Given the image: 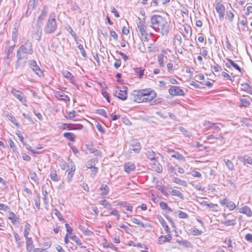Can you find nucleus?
Returning a JSON list of instances; mask_svg holds the SVG:
<instances>
[{
  "label": "nucleus",
  "instance_id": "nucleus-22",
  "mask_svg": "<svg viewBox=\"0 0 252 252\" xmlns=\"http://www.w3.org/2000/svg\"><path fill=\"white\" fill-rule=\"evenodd\" d=\"M225 65L227 68H230L231 66H232L239 72H242V69L239 66L238 64L235 63L232 60L230 59L228 60V61L225 63Z\"/></svg>",
  "mask_w": 252,
  "mask_h": 252
},
{
  "label": "nucleus",
  "instance_id": "nucleus-27",
  "mask_svg": "<svg viewBox=\"0 0 252 252\" xmlns=\"http://www.w3.org/2000/svg\"><path fill=\"white\" fill-rule=\"evenodd\" d=\"M173 182L176 183L183 187H187V183L186 181L181 180L177 177H173L172 179Z\"/></svg>",
  "mask_w": 252,
  "mask_h": 252
},
{
  "label": "nucleus",
  "instance_id": "nucleus-50",
  "mask_svg": "<svg viewBox=\"0 0 252 252\" xmlns=\"http://www.w3.org/2000/svg\"><path fill=\"white\" fill-rule=\"evenodd\" d=\"M6 116L8 119L10 121H11L13 124H14L15 126H19V124L17 123L16 118L13 115H12L11 114H7Z\"/></svg>",
  "mask_w": 252,
  "mask_h": 252
},
{
  "label": "nucleus",
  "instance_id": "nucleus-11",
  "mask_svg": "<svg viewBox=\"0 0 252 252\" xmlns=\"http://www.w3.org/2000/svg\"><path fill=\"white\" fill-rule=\"evenodd\" d=\"M215 9L219 14V18L222 20L224 18L225 15V8L224 6L220 2H217L215 5Z\"/></svg>",
  "mask_w": 252,
  "mask_h": 252
},
{
  "label": "nucleus",
  "instance_id": "nucleus-4",
  "mask_svg": "<svg viewBox=\"0 0 252 252\" xmlns=\"http://www.w3.org/2000/svg\"><path fill=\"white\" fill-rule=\"evenodd\" d=\"M147 24L144 19L141 20L139 19V22L137 23V28L139 32L141 34V37L143 40L147 41Z\"/></svg>",
  "mask_w": 252,
  "mask_h": 252
},
{
  "label": "nucleus",
  "instance_id": "nucleus-19",
  "mask_svg": "<svg viewBox=\"0 0 252 252\" xmlns=\"http://www.w3.org/2000/svg\"><path fill=\"white\" fill-rule=\"evenodd\" d=\"M140 149V143L137 140H133L130 145V150L134 151L135 153H138Z\"/></svg>",
  "mask_w": 252,
  "mask_h": 252
},
{
  "label": "nucleus",
  "instance_id": "nucleus-40",
  "mask_svg": "<svg viewBox=\"0 0 252 252\" xmlns=\"http://www.w3.org/2000/svg\"><path fill=\"white\" fill-rule=\"evenodd\" d=\"M97 162V159L96 158L90 160L87 163V167L90 169L95 167V163Z\"/></svg>",
  "mask_w": 252,
  "mask_h": 252
},
{
  "label": "nucleus",
  "instance_id": "nucleus-9",
  "mask_svg": "<svg viewBox=\"0 0 252 252\" xmlns=\"http://www.w3.org/2000/svg\"><path fill=\"white\" fill-rule=\"evenodd\" d=\"M130 98L132 100L138 103L143 102L142 90L134 91L130 96Z\"/></svg>",
  "mask_w": 252,
  "mask_h": 252
},
{
  "label": "nucleus",
  "instance_id": "nucleus-45",
  "mask_svg": "<svg viewBox=\"0 0 252 252\" xmlns=\"http://www.w3.org/2000/svg\"><path fill=\"white\" fill-rule=\"evenodd\" d=\"M30 229H31V225L28 223H26V224L25 225L24 232V235L25 237L26 238V239H27V238H29L28 237V235L29 234Z\"/></svg>",
  "mask_w": 252,
  "mask_h": 252
},
{
  "label": "nucleus",
  "instance_id": "nucleus-1",
  "mask_svg": "<svg viewBox=\"0 0 252 252\" xmlns=\"http://www.w3.org/2000/svg\"><path fill=\"white\" fill-rule=\"evenodd\" d=\"M151 26L156 32L162 35L167 34L169 32V24L166 19L158 15H154L150 19Z\"/></svg>",
  "mask_w": 252,
  "mask_h": 252
},
{
  "label": "nucleus",
  "instance_id": "nucleus-46",
  "mask_svg": "<svg viewBox=\"0 0 252 252\" xmlns=\"http://www.w3.org/2000/svg\"><path fill=\"white\" fill-rule=\"evenodd\" d=\"M50 177L52 180L57 182L60 180V178L57 174V172L55 170H52L50 173Z\"/></svg>",
  "mask_w": 252,
  "mask_h": 252
},
{
  "label": "nucleus",
  "instance_id": "nucleus-43",
  "mask_svg": "<svg viewBox=\"0 0 252 252\" xmlns=\"http://www.w3.org/2000/svg\"><path fill=\"white\" fill-rule=\"evenodd\" d=\"M75 166H72L71 167V170L68 172L67 176V182L68 183L70 182V181L73 176L74 171H75Z\"/></svg>",
  "mask_w": 252,
  "mask_h": 252
},
{
  "label": "nucleus",
  "instance_id": "nucleus-44",
  "mask_svg": "<svg viewBox=\"0 0 252 252\" xmlns=\"http://www.w3.org/2000/svg\"><path fill=\"white\" fill-rule=\"evenodd\" d=\"M100 190L101 191V195H106L109 192V188L106 185H102L100 187Z\"/></svg>",
  "mask_w": 252,
  "mask_h": 252
},
{
  "label": "nucleus",
  "instance_id": "nucleus-49",
  "mask_svg": "<svg viewBox=\"0 0 252 252\" xmlns=\"http://www.w3.org/2000/svg\"><path fill=\"white\" fill-rule=\"evenodd\" d=\"M223 160L225 163V165L229 170H232L234 169V165L231 161L229 159H224Z\"/></svg>",
  "mask_w": 252,
  "mask_h": 252
},
{
  "label": "nucleus",
  "instance_id": "nucleus-30",
  "mask_svg": "<svg viewBox=\"0 0 252 252\" xmlns=\"http://www.w3.org/2000/svg\"><path fill=\"white\" fill-rule=\"evenodd\" d=\"M13 234L17 247L18 248H21L23 246V242L21 241V238L17 233L14 232Z\"/></svg>",
  "mask_w": 252,
  "mask_h": 252
},
{
  "label": "nucleus",
  "instance_id": "nucleus-51",
  "mask_svg": "<svg viewBox=\"0 0 252 252\" xmlns=\"http://www.w3.org/2000/svg\"><path fill=\"white\" fill-rule=\"evenodd\" d=\"M76 111L72 110L66 113L65 117L68 119L72 120L76 116Z\"/></svg>",
  "mask_w": 252,
  "mask_h": 252
},
{
  "label": "nucleus",
  "instance_id": "nucleus-31",
  "mask_svg": "<svg viewBox=\"0 0 252 252\" xmlns=\"http://www.w3.org/2000/svg\"><path fill=\"white\" fill-rule=\"evenodd\" d=\"M224 247L227 248L231 251L233 250V247L232 244V241L230 238H226L224 241Z\"/></svg>",
  "mask_w": 252,
  "mask_h": 252
},
{
  "label": "nucleus",
  "instance_id": "nucleus-61",
  "mask_svg": "<svg viewBox=\"0 0 252 252\" xmlns=\"http://www.w3.org/2000/svg\"><path fill=\"white\" fill-rule=\"evenodd\" d=\"M190 174L193 177H195L197 178H201L202 176L201 173L195 170H192L190 172Z\"/></svg>",
  "mask_w": 252,
  "mask_h": 252
},
{
  "label": "nucleus",
  "instance_id": "nucleus-48",
  "mask_svg": "<svg viewBox=\"0 0 252 252\" xmlns=\"http://www.w3.org/2000/svg\"><path fill=\"white\" fill-rule=\"evenodd\" d=\"M8 219L11 220L12 223H14L17 220L18 218L13 212H9Z\"/></svg>",
  "mask_w": 252,
  "mask_h": 252
},
{
  "label": "nucleus",
  "instance_id": "nucleus-64",
  "mask_svg": "<svg viewBox=\"0 0 252 252\" xmlns=\"http://www.w3.org/2000/svg\"><path fill=\"white\" fill-rule=\"evenodd\" d=\"M211 69L213 72H219L221 70V67L219 64L214 66L212 65Z\"/></svg>",
  "mask_w": 252,
  "mask_h": 252
},
{
  "label": "nucleus",
  "instance_id": "nucleus-2",
  "mask_svg": "<svg viewBox=\"0 0 252 252\" xmlns=\"http://www.w3.org/2000/svg\"><path fill=\"white\" fill-rule=\"evenodd\" d=\"M57 28V24L55 19V14L54 13L50 14L48 20L45 27L44 31L47 33L54 32Z\"/></svg>",
  "mask_w": 252,
  "mask_h": 252
},
{
  "label": "nucleus",
  "instance_id": "nucleus-7",
  "mask_svg": "<svg viewBox=\"0 0 252 252\" xmlns=\"http://www.w3.org/2000/svg\"><path fill=\"white\" fill-rule=\"evenodd\" d=\"M17 60L16 63L15 67L17 68H23L26 64L28 58L24 55L17 54Z\"/></svg>",
  "mask_w": 252,
  "mask_h": 252
},
{
  "label": "nucleus",
  "instance_id": "nucleus-62",
  "mask_svg": "<svg viewBox=\"0 0 252 252\" xmlns=\"http://www.w3.org/2000/svg\"><path fill=\"white\" fill-rule=\"evenodd\" d=\"M54 213L58 217L59 220H63L62 215H61V213L59 212L58 210H57V209H54Z\"/></svg>",
  "mask_w": 252,
  "mask_h": 252
},
{
  "label": "nucleus",
  "instance_id": "nucleus-23",
  "mask_svg": "<svg viewBox=\"0 0 252 252\" xmlns=\"http://www.w3.org/2000/svg\"><path fill=\"white\" fill-rule=\"evenodd\" d=\"M239 212L246 215L248 217L252 216V211L248 206H243L239 209Z\"/></svg>",
  "mask_w": 252,
  "mask_h": 252
},
{
  "label": "nucleus",
  "instance_id": "nucleus-16",
  "mask_svg": "<svg viewBox=\"0 0 252 252\" xmlns=\"http://www.w3.org/2000/svg\"><path fill=\"white\" fill-rule=\"evenodd\" d=\"M168 192L171 195L173 196H176L178 197L181 199H184V196L183 194L182 193V192L177 189H173L171 187H168L167 189Z\"/></svg>",
  "mask_w": 252,
  "mask_h": 252
},
{
  "label": "nucleus",
  "instance_id": "nucleus-26",
  "mask_svg": "<svg viewBox=\"0 0 252 252\" xmlns=\"http://www.w3.org/2000/svg\"><path fill=\"white\" fill-rule=\"evenodd\" d=\"M33 249V242L31 238L26 239V249L28 252H32Z\"/></svg>",
  "mask_w": 252,
  "mask_h": 252
},
{
  "label": "nucleus",
  "instance_id": "nucleus-39",
  "mask_svg": "<svg viewBox=\"0 0 252 252\" xmlns=\"http://www.w3.org/2000/svg\"><path fill=\"white\" fill-rule=\"evenodd\" d=\"M240 101L242 104L240 105V107H248L251 104L250 101L245 98H240Z\"/></svg>",
  "mask_w": 252,
  "mask_h": 252
},
{
  "label": "nucleus",
  "instance_id": "nucleus-24",
  "mask_svg": "<svg viewBox=\"0 0 252 252\" xmlns=\"http://www.w3.org/2000/svg\"><path fill=\"white\" fill-rule=\"evenodd\" d=\"M55 96L61 100L66 101H69L70 98L69 96L65 95L64 93L61 92H57L55 93Z\"/></svg>",
  "mask_w": 252,
  "mask_h": 252
},
{
  "label": "nucleus",
  "instance_id": "nucleus-42",
  "mask_svg": "<svg viewBox=\"0 0 252 252\" xmlns=\"http://www.w3.org/2000/svg\"><path fill=\"white\" fill-rule=\"evenodd\" d=\"M79 228L86 235H90L92 234L91 231L88 228L82 225H79Z\"/></svg>",
  "mask_w": 252,
  "mask_h": 252
},
{
  "label": "nucleus",
  "instance_id": "nucleus-14",
  "mask_svg": "<svg viewBox=\"0 0 252 252\" xmlns=\"http://www.w3.org/2000/svg\"><path fill=\"white\" fill-rule=\"evenodd\" d=\"M30 66L38 76H41L43 75L42 71L34 60L30 61Z\"/></svg>",
  "mask_w": 252,
  "mask_h": 252
},
{
  "label": "nucleus",
  "instance_id": "nucleus-32",
  "mask_svg": "<svg viewBox=\"0 0 252 252\" xmlns=\"http://www.w3.org/2000/svg\"><path fill=\"white\" fill-rule=\"evenodd\" d=\"M63 136L67 139L72 142H74L75 139V136L73 133L71 132H65L63 134Z\"/></svg>",
  "mask_w": 252,
  "mask_h": 252
},
{
  "label": "nucleus",
  "instance_id": "nucleus-5",
  "mask_svg": "<svg viewBox=\"0 0 252 252\" xmlns=\"http://www.w3.org/2000/svg\"><path fill=\"white\" fill-rule=\"evenodd\" d=\"M143 102H151L156 96V93L151 89L142 90Z\"/></svg>",
  "mask_w": 252,
  "mask_h": 252
},
{
  "label": "nucleus",
  "instance_id": "nucleus-12",
  "mask_svg": "<svg viewBox=\"0 0 252 252\" xmlns=\"http://www.w3.org/2000/svg\"><path fill=\"white\" fill-rule=\"evenodd\" d=\"M126 89L127 88H123V89H117L114 93V94L123 100H126L127 98Z\"/></svg>",
  "mask_w": 252,
  "mask_h": 252
},
{
  "label": "nucleus",
  "instance_id": "nucleus-10",
  "mask_svg": "<svg viewBox=\"0 0 252 252\" xmlns=\"http://www.w3.org/2000/svg\"><path fill=\"white\" fill-rule=\"evenodd\" d=\"M168 93L171 95L184 96V91L178 86H172L168 90Z\"/></svg>",
  "mask_w": 252,
  "mask_h": 252
},
{
  "label": "nucleus",
  "instance_id": "nucleus-63",
  "mask_svg": "<svg viewBox=\"0 0 252 252\" xmlns=\"http://www.w3.org/2000/svg\"><path fill=\"white\" fill-rule=\"evenodd\" d=\"M89 151L92 153H94L95 155L97 156H101V152L98 151V150L94 149V148H90Z\"/></svg>",
  "mask_w": 252,
  "mask_h": 252
},
{
  "label": "nucleus",
  "instance_id": "nucleus-36",
  "mask_svg": "<svg viewBox=\"0 0 252 252\" xmlns=\"http://www.w3.org/2000/svg\"><path fill=\"white\" fill-rule=\"evenodd\" d=\"M14 49V46L8 47L7 50V53L5 59H9L12 57L13 56V52Z\"/></svg>",
  "mask_w": 252,
  "mask_h": 252
},
{
  "label": "nucleus",
  "instance_id": "nucleus-35",
  "mask_svg": "<svg viewBox=\"0 0 252 252\" xmlns=\"http://www.w3.org/2000/svg\"><path fill=\"white\" fill-rule=\"evenodd\" d=\"M108 210L111 211L109 212V214H110L111 215L116 216L118 220L120 219V215L119 214V212L115 208H112L110 207V208H109Z\"/></svg>",
  "mask_w": 252,
  "mask_h": 252
},
{
  "label": "nucleus",
  "instance_id": "nucleus-37",
  "mask_svg": "<svg viewBox=\"0 0 252 252\" xmlns=\"http://www.w3.org/2000/svg\"><path fill=\"white\" fill-rule=\"evenodd\" d=\"M47 13V8L46 7H44L43 10L42 11L40 15L38 17V21H42L43 20L46 16Z\"/></svg>",
  "mask_w": 252,
  "mask_h": 252
},
{
  "label": "nucleus",
  "instance_id": "nucleus-25",
  "mask_svg": "<svg viewBox=\"0 0 252 252\" xmlns=\"http://www.w3.org/2000/svg\"><path fill=\"white\" fill-rule=\"evenodd\" d=\"M176 242L180 246H182L185 248L192 247L191 243L189 241H188V240H183L182 239H177L176 240Z\"/></svg>",
  "mask_w": 252,
  "mask_h": 252
},
{
  "label": "nucleus",
  "instance_id": "nucleus-57",
  "mask_svg": "<svg viewBox=\"0 0 252 252\" xmlns=\"http://www.w3.org/2000/svg\"><path fill=\"white\" fill-rule=\"evenodd\" d=\"M96 113L99 115H101L103 116H104V117L105 118H107L108 117V115H107V113L106 112V111H105V109H97L96 110Z\"/></svg>",
  "mask_w": 252,
  "mask_h": 252
},
{
  "label": "nucleus",
  "instance_id": "nucleus-20",
  "mask_svg": "<svg viewBox=\"0 0 252 252\" xmlns=\"http://www.w3.org/2000/svg\"><path fill=\"white\" fill-rule=\"evenodd\" d=\"M63 75L72 84L75 83V79L74 76L69 71L67 70H63L62 71Z\"/></svg>",
  "mask_w": 252,
  "mask_h": 252
},
{
  "label": "nucleus",
  "instance_id": "nucleus-47",
  "mask_svg": "<svg viewBox=\"0 0 252 252\" xmlns=\"http://www.w3.org/2000/svg\"><path fill=\"white\" fill-rule=\"evenodd\" d=\"M99 203L100 205L103 206L105 208L109 209L110 208L111 205V204L107 201L106 199L100 200Z\"/></svg>",
  "mask_w": 252,
  "mask_h": 252
},
{
  "label": "nucleus",
  "instance_id": "nucleus-54",
  "mask_svg": "<svg viewBox=\"0 0 252 252\" xmlns=\"http://www.w3.org/2000/svg\"><path fill=\"white\" fill-rule=\"evenodd\" d=\"M234 17V14L231 11L226 12V18L230 22H232Z\"/></svg>",
  "mask_w": 252,
  "mask_h": 252
},
{
  "label": "nucleus",
  "instance_id": "nucleus-13",
  "mask_svg": "<svg viewBox=\"0 0 252 252\" xmlns=\"http://www.w3.org/2000/svg\"><path fill=\"white\" fill-rule=\"evenodd\" d=\"M219 202L220 205L225 206L230 210H233L236 207L235 203H234L232 201H229L225 198L220 200Z\"/></svg>",
  "mask_w": 252,
  "mask_h": 252
},
{
  "label": "nucleus",
  "instance_id": "nucleus-6",
  "mask_svg": "<svg viewBox=\"0 0 252 252\" xmlns=\"http://www.w3.org/2000/svg\"><path fill=\"white\" fill-rule=\"evenodd\" d=\"M11 93L24 105L27 106L26 97L22 92L12 88L11 90Z\"/></svg>",
  "mask_w": 252,
  "mask_h": 252
},
{
  "label": "nucleus",
  "instance_id": "nucleus-8",
  "mask_svg": "<svg viewBox=\"0 0 252 252\" xmlns=\"http://www.w3.org/2000/svg\"><path fill=\"white\" fill-rule=\"evenodd\" d=\"M222 222L226 226L234 225L236 223V218L231 214L224 215Z\"/></svg>",
  "mask_w": 252,
  "mask_h": 252
},
{
  "label": "nucleus",
  "instance_id": "nucleus-29",
  "mask_svg": "<svg viewBox=\"0 0 252 252\" xmlns=\"http://www.w3.org/2000/svg\"><path fill=\"white\" fill-rule=\"evenodd\" d=\"M239 159L243 161L244 164H249L252 165V159L248 156H245L244 157H238Z\"/></svg>",
  "mask_w": 252,
  "mask_h": 252
},
{
  "label": "nucleus",
  "instance_id": "nucleus-28",
  "mask_svg": "<svg viewBox=\"0 0 252 252\" xmlns=\"http://www.w3.org/2000/svg\"><path fill=\"white\" fill-rule=\"evenodd\" d=\"M171 239V235L169 233H168L167 235H166L164 236H161L160 237H159L158 238V242L160 244H161V243H165L166 242L170 241Z\"/></svg>",
  "mask_w": 252,
  "mask_h": 252
},
{
  "label": "nucleus",
  "instance_id": "nucleus-53",
  "mask_svg": "<svg viewBox=\"0 0 252 252\" xmlns=\"http://www.w3.org/2000/svg\"><path fill=\"white\" fill-rule=\"evenodd\" d=\"M77 44H78L77 47L80 50V52L82 56L84 58L86 57V53L85 51V50L83 48V46L82 44H79V43L78 41H76Z\"/></svg>",
  "mask_w": 252,
  "mask_h": 252
},
{
  "label": "nucleus",
  "instance_id": "nucleus-56",
  "mask_svg": "<svg viewBox=\"0 0 252 252\" xmlns=\"http://www.w3.org/2000/svg\"><path fill=\"white\" fill-rule=\"evenodd\" d=\"M159 206L163 210H167L168 211H171V209L170 207H168L167 204L166 202L163 201L160 202L159 203Z\"/></svg>",
  "mask_w": 252,
  "mask_h": 252
},
{
  "label": "nucleus",
  "instance_id": "nucleus-52",
  "mask_svg": "<svg viewBox=\"0 0 252 252\" xmlns=\"http://www.w3.org/2000/svg\"><path fill=\"white\" fill-rule=\"evenodd\" d=\"M134 71L135 72V73L137 74V75L139 76V77L140 78H142V77L143 76V74H144V69H142V68H138V67H136V68H134Z\"/></svg>",
  "mask_w": 252,
  "mask_h": 252
},
{
  "label": "nucleus",
  "instance_id": "nucleus-18",
  "mask_svg": "<svg viewBox=\"0 0 252 252\" xmlns=\"http://www.w3.org/2000/svg\"><path fill=\"white\" fill-rule=\"evenodd\" d=\"M167 54V50L165 49H162L160 54L158 55V63L159 66H163L164 65V58H167L165 55Z\"/></svg>",
  "mask_w": 252,
  "mask_h": 252
},
{
  "label": "nucleus",
  "instance_id": "nucleus-15",
  "mask_svg": "<svg viewBox=\"0 0 252 252\" xmlns=\"http://www.w3.org/2000/svg\"><path fill=\"white\" fill-rule=\"evenodd\" d=\"M38 2V0H31L29 3L27 12L26 16H29L31 14L32 10L34 8Z\"/></svg>",
  "mask_w": 252,
  "mask_h": 252
},
{
  "label": "nucleus",
  "instance_id": "nucleus-55",
  "mask_svg": "<svg viewBox=\"0 0 252 252\" xmlns=\"http://www.w3.org/2000/svg\"><path fill=\"white\" fill-rule=\"evenodd\" d=\"M190 231L192 235L195 236H198L201 234V231L195 227L191 228Z\"/></svg>",
  "mask_w": 252,
  "mask_h": 252
},
{
  "label": "nucleus",
  "instance_id": "nucleus-58",
  "mask_svg": "<svg viewBox=\"0 0 252 252\" xmlns=\"http://www.w3.org/2000/svg\"><path fill=\"white\" fill-rule=\"evenodd\" d=\"M180 130L187 137H190L191 136V133L189 131H187L184 127H180Z\"/></svg>",
  "mask_w": 252,
  "mask_h": 252
},
{
  "label": "nucleus",
  "instance_id": "nucleus-21",
  "mask_svg": "<svg viewBox=\"0 0 252 252\" xmlns=\"http://www.w3.org/2000/svg\"><path fill=\"white\" fill-rule=\"evenodd\" d=\"M135 169V166L134 163L131 162L126 163L124 164V170L126 172L129 173Z\"/></svg>",
  "mask_w": 252,
  "mask_h": 252
},
{
  "label": "nucleus",
  "instance_id": "nucleus-34",
  "mask_svg": "<svg viewBox=\"0 0 252 252\" xmlns=\"http://www.w3.org/2000/svg\"><path fill=\"white\" fill-rule=\"evenodd\" d=\"M147 156L148 158L151 160L156 161L157 158L156 153L153 151H147Z\"/></svg>",
  "mask_w": 252,
  "mask_h": 252
},
{
  "label": "nucleus",
  "instance_id": "nucleus-33",
  "mask_svg": "<svg viewBox=\"0 0 252 252\" xmlns=\"http://www.w3.org/2000/svg\"><path fill=\"white\" fill-rule=\"evenodd\" d=\"M153 168L158 173H161L162 171V167L158 162L154 161Z\"/></svg>",
  "mask_w": 252,
  "mask_h": 252
},
{
  "label": "nucleus",
  "instance_id": "nucleus-41",
  "mask_svg": "<svg viewBox=\"0 0 252 252\" xmlns=\"http://www.w3.org/2000/svg\"><path fill=\"white\" fill-rule=\"evenodd\" d=\"M119 205L125 208L126 210L127 211L131 212L133 210V207L132 205L130 204H126V203H124V202H119Z\"/></svg>",
  "mask_w": 252,
  "mask_h": 252
},
{
  "label": "nucleus",
  "instance_id": "nucleus-17",
  "mask_svg": "<svg viewBox=\"0 0 252 252\" xmlns=\"http://www.w3.org/2000/svg\"><path fill=\"white\" fill-rule=\"evenodd\" d=\"M191 32L192 30L190 26L188 25H183L182 34L186 39H188L191 36Z\"/></svg>",
  "mask_w": 252,
  "mask_h": 252
},
{
  "label": "nucleus",
  "instance_id": "nucleus-38",
  "mask_svg": "<svg viewBox=\"0 0 252 252\" xmlns=\"http://www.w3.org/2000/svg\"><path fill=\"white\" fill-rule=\"evenodd\" d=\"M159 221L161 223V225L164 228L166 233H169L170 232V228L168 225L167 224L166 221L163 219L160 220Z\"/></svg>",
  "mask_w": 252,
  "mask_h": 252
},
{
  "label": "nucleus",
  "instance_id": "nucleus-60",
  "mask_svg": "<svg viewBox=\"0 0 252 252\" xmlns=\"http://www.w3.org/2000/svg\"><path fill=\"white\" fill-rule=\"evenodd\" d=\"M131 221L134 223H135V224H136L137 225H140V226H141L143 227H145V225L143 223V222L141 221L140 220H139L138 219H137L136 218H132L131 219Z\"/></svg>",
  "mask_w": 252,
  "mask_h": 252
},
{
  "label": "nucleus",
  "instance_id": "nucleus-59",
  "mask_svg": "<svg viewBox=\"0 0 252 252\" xmlns=\"http://www.w3.org/2000/svg\"><path fill=\"white\" fill-rule=\"evenodd\" d=\"M70 238L74 242H75L77 245L81 246L82 243L81 242V240L76 235H73V236H70Z\"/></svg>",
  "mask_w": 252,
  "mask_h": 252
},
{
  "label": "nucleus",
  "instance_id": "nucleus-3",
  "mask_svg": "<svg viewBox=\"0 0 252 252\" xmlns=\"http://www.w3.org/2000/svg\"><path fill=\"white\" fill-rule=\"evenodd\" d=\"M32 44L30 41L27 40L24 44L20 47L17 54L19 53L20 55H24L27 56V55L32 54Z\"/></svg>",
  "mask_w": 252,
  "mask_h": 252
}]
</instances>
